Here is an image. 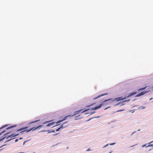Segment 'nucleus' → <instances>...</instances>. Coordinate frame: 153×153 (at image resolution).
<instances>
[{
    "instance_id": "1",
    "label": "nucleus",
    "mask_w": 153,
    "mask_h": 153,
    "mask_svg": "<svg viewBox=\"0 0 153 153\" xmlns=\"http://www.w3.org/2000/svg\"><path fill=\"white\" fill-rule=\"evenodd\" d=\"M50 122V121H46V122L43 123V125L39 126H38L37 127H33V128H30V129L28 130H25V129H26V128H27L28 127H24L22 128H21L19 129H16L15 130H16L17 131H22L21 132V133H22V132H23L25 131H26L27 132H28L30 131L31 130H32L33 131V130H36V129H39V128H41L42 127H43L44 126L48 127L49 126H53V124L54 123V122H52L51 123H48V124H47V125H44V124H45L47 123H48Z\"/></svg>"
},
{
    "instance_id": "2",
    "label": "nucleus",
    "mask_w": 153,
    "mask_h": 153,
    "mask_svg": "<svg viewBox=\"0 0 153 153\" xmlns=\"http://www.w3.org/2000/svg\"><path fill=\"white\" fill-rule=\"evenodd\" d=\"M7 134H8V133H6V134H4V136L3 137H2V138H1L0 139V141L2 140L3 139H4V138H5L6 137L7 138V139H8L9 138H10V139H8V140H11L14 139V137L18 135L19 134H13L10 135L8 136L7 135Z\"/></svg>"
},
{
    "instance_id": "3",
    "label": "nucleus",
    "mask_w": 153,
    "mask_h": 153,
    "mask_svg": "<svg viewBox=\"0 0 153 153\" xmlns=\"http://www.w3.org/2000/svg\"><path fill=\"white\" fill-rule=\"evenodd\" d=\"M82 111V110H79V111H75L74 112V114H73L72 115H69L68 116H66L64 117L62 120L58 121L56 123V124H58L59 123H60L61 122H62L63 121L65 120L68 117H73V116L75 115H76L79 114V112Z\"/></svg>"
},
{
    "instance_id": "4",
    "label": "nucleus",
    "mask_w": 153,
    "mask_h": 153,
    "mask_svg": "<svg viewBox=\"0 0 153 153\" xmlns=\"http://www.w3.org/2000/svg\"><path fill=\"white\" fill-rule=\"evenodd\" d=\"M147 92H148V91H145L142 92H141L140 93L138 94L137 95H136V97H140V96H141L142 95H143L144 94H145L147 93Z\"/></svg>"
},
{
    "instance_id": "5",
    "label": "nucleus",
    "mask_w": 153,
    "mask_h": 153,
    "mask_svg": "<svg viewBox=\"0 0 153 153\" xmlns=\"http://www.w3.org/2000/svg\"><path fill=\"white\" fill-rule=\"evenodd\" d=\"M126 98V97H118V98H116L115 99V100L116 101H120V100H123V99H125Z\"/></svg>"
},
{
    "instance_id": "6",
    "label": "nucleus",
    "mask_w": 153,
    "mask_h": 153,
    "mask_svg": "<svg viewBox=\"0 0 153 153\" xmlns=\"http://www.w3.org/2000/svg\"><path fill=\"white\" fill-rule=\"evenodd\" d=\"M102 105V104H100L98 106H96L95 107H94L91 109V110H95L96 109H97L100 108Z\"/></svg>"
},
{
    "instance_id": "7",
    "label": "nucleus",
    "mask_w": 153,
    "mask_h": 153,
    "mask_svg": "<svg viewBox=\"0 0 153 153\" xmlns=\"http://www.w3.org/2000/svg\"><path fill=\"white\" fill-rule=\"evenodd\" d=\"M65 127H64L63 125H62L60 126V127L58 128L57 129H56V131H59L61 128H63Z\"/></svg>"
},
{
    "instance_id": "8",
    "label": "nucleus",
    "mask_w": 153,
    "mask_h": 153,
    "mask_svg": "<svg viewBox=\"0 0 153 153\" xmlns=\"http://www.w3.org/2000/svg\"><path fill=\"white\" fill-rule=\"evenodd\" d=\"M4 127V126H2L0 128V131L1 132L0 133V135H1L3 133H4L5 131H1V129L2 128H3Z\"/></svg>"
},
{
    "instance_id": "9",
    "label": "nucleus",
    "mask_w": 153,
    "mask_h": 153,
    "mask_svg": "<svg viewBox=\"0 0 153 153\" xmlns=\"http://www.w3.org/2000/svg\"><path fill=\"white\" fill-rule=\"evenodd\" d=\"M106 94H101V95H100L99 96H98V97H95V98H94V100H95L96 99H97L99 98V97H102V96H104Z\"/></svg>"
},
{
    "instance_id": "10",
    "label": "nucleus",
    "mask_w": 153,
    "mask_h": 153,
    "mask_svg": "<svg viewBox=\"0 0 153 153\" xmlns=\"http://www.w3.org/2000/svg\"><path fill=\"white\" fill-rule=\"evenodd\" d=\"M153 142V141H152L151 142H150V143H149L148 144H149V145H148V146H146V147H150V146H153V144H151V143H152Z\"/></svg>"
},
{
    "instance_id": "11",
    "label": "nucleus",
    "mask_w": 153,
    "mask_h": 153,
    "mask_svg": "<svg viewBox=\"0 0 153 153\" xmlns=\"http://www.w3.org/2000/svg\"><path fill=\"white\" fill-rule=\"evenodd\" d=\"M136 93H137L136 92L132 93L131 94H130L129 95L127 96V97H128L130 96H132L133 95H134L136 94Z\"/></svg>"
},
{
    "instance_id": "12",
    "label": "nucleus",
    "mask_w": 153,
    "mask_h": 153,
    "mask_svg": "<svg viewBox=\"0 0 153 153\" xmlns=\"http://www.w3.org/2000/svg\"><path fill=\"white\" fill-rule=\"evenodd\" d=\"M82 117L81 116H80V115H79L78 116H76L75 117V120H78L79 119H80Z\"/></svg>"
},
{
    "instance_id": "13",
    "label": "nucleus",
    "mask_w": 153,
    "mask_h": 153,
    "mask_svg": "<svg viewBox=\"0 0 153 153\" xmlns=\"http://www.w3.org/2000/svg\"><path fill=\"white\" fill-rule=\"evenodd\" d=\"M16 126L15 125V126H10V127H8L7 129H10V128H13L15 127H16Z\"/></svg>"
},
{
    "instance_id": "14",
    "label": "nucleus",
    "mask_w": 153,
    "mask_h": 153,
    "mask_svg": "<svg viewBox=\"0 0 153 153\" xmlns=\"http://www.w3.org/2000/svg\"><path fill=\"white\" fill-rule=\"evenodd\" d=\"M108 149H109V152L108 153H111L112 152L111 148H109Z\"/></svg>"
},
{
    "instance_id": "15",
    "label": "nucleus",
    "mask_w": 153,
    "mask_h": 153,
    "mask_svg": "<svg viewBox=\"0 0 153 153\" xmlns=\"http://www.w3.org/2000/svg\"><path fill=\"white\" fill-rule=\"evenodd\" d=\"M146 88V87L140 88L138 90V91H140V90H144Z\"/></svg>"
},
{
    "instance_id": "16",
    "label": "nucleus",
    "mask_w": 153,
    "mask_h": 153,
    "mask_svg": "<svg viewBox=\"0 0 153 153\" xmlns=\"http://www.w3.org/2000/svg\"><path fill=\"white\" fill-rule=\"evenodd\" d=\"M145 108V107L143 106H141L140 107V108L141 109H143Z\"/></svg>"
},
{
    "instance_id": "17",
    "label": "nucleus",
    "mask_w": 153,
    "mask_h": 153,
    "mask_svg": "<svg viewBox=\"0 0 153 153\" xmlns=\"http://www.w3.org/2000/svg\"><path fill=\"white\" fill-rule=\"evenodd\" d=\"M88 110V109H86V110H84V111H82L81 112V113H84V112H86V111H87Z\"/></svg>"
},
{
    "instance_id": "18",
    "label": "nucleus",
    "mask_w": 153,
    "mask_h": 153,
    "mask_svg": "<svg viewBox=\"0 0 153 153\" xmlns=\"http://www.w3.org/2000/svg\"><path fill=\"white\" fill-rule=\"evenodd\" d=\"M37 121H38L37 120H36V121H34V122H31L30 123V124H31V123H35V122H37Z\"/></svg>"
},
{
    "instance_id": "19",
    "label": "nucleus",
    "mask_w": 153,
    "mask_h": 153,
    "mask_svg": "<svg viewBox=\"0 0 153 153\" xmlns=\"http://www.w3.org/2000/svg\"><path fill=\"white\" fill-rule=\"evenodd\" d=\"M108 144H107L106 145H105V146H104L103 147V148H105V147H106V146H108Z\"/></svg>"
},
{
    "instance_id": "20",
    "label": "nucleus",
    "mask_w": 153,
    "mask_h": 153,
    "mask_svg": "<svg viewBox=\"0 0 153 153\" xmlns=\"http://www.w3.org/2000/svg\"><path fill=\"white\" fill-rule=\"evenodd\" d=\"M91 150H90V149H87L86 151H89Z\"/></svg>"
},
{
    "instance_id": "21",
    "label": "nucleus",
    "mask_w": 153,
    "mask_h": 153,
    "mask_svg": "<svg viewBox=\"0 0 153 153\" xmlns=\"http://www.w3.org/2000/svg\"><path fill=\"white\" fill-rule=\"evenodd\" d=\"M94 113H95V112H91L89 113H91V114H94Z\"/></svg>"
},
{
    "instance_id": "22",
    "label": "nucleus",
    "mask_w": 153,
    "mask_h": 153,
    "mask_svg": "<svg viewBox=\"0 0 153 153\" xmlns=\"http://www.w3.org/2000/svg\"><path fill=\"white\" fill-rule=\"evenodd\" d=\"M18 140H19L18 139H16L15 140V142H17V141H18Z\"/></svg>"
},
{
    "instance_id": "23",
    "label": "nucleus",
    "mask_w": 153,
    "mask_h": 153,
    "mask_svg": "<svg viewBox=\"0 0 153 153\" xmlns=\"http://www.w3.org/2000/svg\"><path fill=\"white\" fill-rule=\"evenodd\" d=\"M27 142V141H26L24 142L23 144L24 145L26 142Z\"/></svg>"
},
{
    "instance_id": "24",
    "label": "nucleus",
    "mask_w": 153,
    "mask_h": 153,
    "mask_svg": "<svg viewBox=\"0 0 153 153\" xmlns=\"http://www.w3.org/2000/svg\"><path fill=\"white\" fill-rule=\"evenodd\" d=\"M115 144V143H113L110 144V145H113Z\"/></svg>"
},
{
    "instance_id": "25",
    "label": "nucleus",
    "mask_w": 153,
    "mask_h": 153,
    "mask_svg": "<svg viewBox=\"0 0 153 153\" xmlns=\"http://www.w3.org/2000/svg\"><path fill=\"white\" fill-rule=\"evenodd\" d=\"M146 146V145H144L142 146V147H144L145 146Z\"/></svg>"
},
{
    "instance_id": "26",
    "label": "nucleus",
    "mask_w": 153,
    "mask_h": 153,
    "mask_svg": "<svg viewBox=\"0 0 153 153\" xmlns=\"http://www.w3.org/2000/svg\"><path fill=\"white\" fill-rule=\"evenodd\" d=\"M134 133V132L133 133H132L131 135V136Z\"/></svg>"
},
{
    "instance_id": "27",
    "label": "nucleus",
    "mask_w": 153,
    "mask_h": 153,
    "mask_svg": "<svg viewBox=\"0 0 153 153\" xmlns=\"http://www.w3.org/2000/svg\"><path fill=\"white\" fill-rule=\"evenodd\" d=\"M55 130H53V131H52V132H55Z\"/></svg>"
},
{
    "instance_id": "28",
    "label": "nucleus",
    "mask_w": 153,
    "mask_h": 153,
    "mask_svg": "<svg viewBox=\"0 0 153 153\" xmlns=\"http://www.w3.org/2000/svg\"><path fill=\"white\" fill-rule=\"evenodd\" d=\"M22 139V138H21V137H20L19 138V140H21V139Z\"/></svg>"
},
{
    "instance_id": "29",
    "label": "nucleus",
    "mask_w": 153,
    "mask_h": 153,
    "mask_svg": "<svg viewBox=\"0 0 153 153\" xmlns=\"http://www.w3.org/2000/svg\"><path fill=\"white\" fill-rule=\"evenodd\" d=\"M107 108H105V110H106V109Z\"/></svg>"
},
{
    "instance_id": "30",
    "label": "nucleus",
    "mask_w": 153,
    "mask_h": 153,
    "mask_svg": "<svg viewBox=\"0 0 153 153\" xmlns=\"http://www.w3.org/2000/svg\"><path fill=\"white\" fill-rule=\"evenodd\" d=\"M107 101V100H105V101H104V102H106V101Z\"/></svg>"
},
{
    "instance_id": "31",
    "label": "nucleus",
    "mask_w": 153,
    "mask_h": 153,
    "mask_svg": "<svg viewBox=\"0 0 153 153\" xmlns=\"http://www.w3.org/2000/svg\"><path fill=\"white\" fill-rule=\"evenodd\" d=\"M152 100V98H151V99H150V100Z\"/></svg>"
},
{
    "instance_id": "32",
    "label": "nucleus",
    "mask_w": 153,
    "mask_h": 153,
    "mask_svg": "<svg viewBox=\"0 0 153 153\" xmlns=\"http://www.w3.org/2000/svg\"><path fill=\"white\" fill-rule=\"evenodd\" d=\"M24 152H21V153H23Z\"/></svg>"
},
{
    "instance_id": "33",
    "label": "nucleus",
    "mask_w": 153,
    "mask_h": 153,
    "mask_svg": "<svg viewBox=\"0 0 153 153\" xmlns=\"http://www.w3.org/2000/svg\"><path fill=\"white\" fill-rule=\"evenodd\" d=\"M126 101H124V102H126Z\"/></svg>"
},
{
    "instance_id": "34",
    "label": "nucleus",
    "mask_w": 153,
    "mask_h": 153,
    "mask_svg": "<svg viewBox=\"0 0 153 153\" xmlns=\"http://www.w3.org/2000/svg\"><path fill=\"white\" fill-rule=\"evenodd\" d=\"M33 153H34V152Z\"/></svg>"
}]
</instances>
